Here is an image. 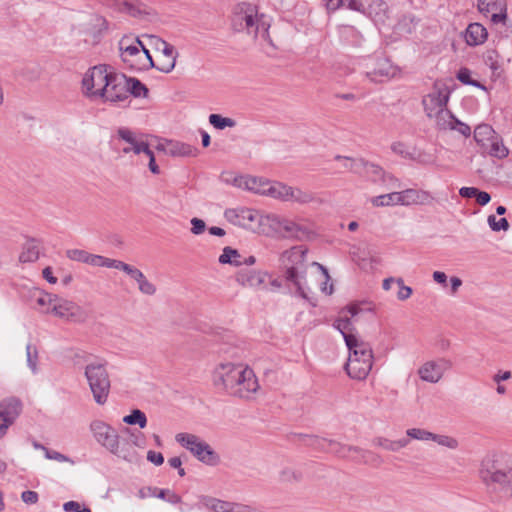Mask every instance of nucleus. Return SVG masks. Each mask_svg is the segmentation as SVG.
<instances>
[{"mask_svg": "<svg viewBox=\"0 0 512 512\" xmlns=\"http://www.w3.org/2000/svg\"><path fill=\"white\" fill-rule=\"evenodd\" d=\"M339 37L343 43L351 46H360L363 40L361 33L350 25H343L339 28Z\"/></svg>", "mask_w": 512, "mask_h": 512, "instance_id": "obj_30", "label": "nucleus"}, {"mask_svg": "<svg viewBox=\"0 0 512 512\" xmlns=\"http://www.w3.org/2000/svg\"><path fill=\"white\" fill-rule=\"evenodd\" d=\"M209 123L218 130H223L227 127H235L236 121L229 117H223L220 114H210Z\"/></svg>", "mask_w": 512, "mask_h": 512, "instance_id": "obj_46", "label": "nucleus"}, {"mask_svg": "<svg viewBox=\"0 0 512 512\" xmlns=\"http://www.w3.org/2000/svg\"><path fill=\"white\" fill-rule=\"evenodd\" d=\"M336 160L343 162V167L353 173L362 175L366 166V161L362 158H349L336 156Z\"/></svg>", "mask_w": 512, "mask_h": 512, "instance_id": "obj_39", "label": "nucleus"}, {"mask_svg": "<svg viewBox=\"0 0 512 512\" xmlns=\"http://www.w3.org/2000/svg\"><path fill=\"white\" fill-rule=\"evenodd\" d=\"M90 429L96 441L112 454L126 461L133 460V455L130 452L120 448V437L112 426L103 421L95 420L91 423Z\"/></svg>", "mask_w": 512, "mask_h": 512, "instance_id": "obj_6", "label": "nucleus"}, {"mask_svg": "<svg viewBox=\"0 0 512 512\" xmlns=\"http://www.w3.org/2000/svg\"><path fill=\"white\" fill-rule=\"evenodd\" d=\"M103 5L119 13H126L131 17L144 19L154 16L155 11L139 0H98Z\"/></svg>", "mask_w": 512, "mask_h": 512, "instance_id": "obj_13", "label": "nucleus"}, {"mask_svg": "<svg viewBox=\"0 0 512 512\" xmlns=\"http://www.w3.org/2000/svg\"><path fill=\"white\" fill-rule=\"evenodd\" d=\"M106 365L105 360H96L87 363L84 370L93 399L98 405H104L110 393L111 381Z\"/></svg>", "mask_w": 512, "mask_h": 512, "instance_id": "obj_4", "label": "nucleus"}, {"mask_svg": "<svg viewBox=\"0 0 512 512\" xmlns=\"http://www.w3.org/2000/svg\"><path fill=\"white\" fill-rule=\"evenodd\" d=\"M50 314L78 323L84 322L86 319L85 312L80 306L70 300L60 298L58 296L51 308Z\"/></svg>", "mask_w": 512, "mask_h": 512, "instance_id": "obj_14", "label": "nucleus"}, {"mask_svg": "<svg viewBox=\"0 0 512 512\" xmlns=\"http://www.w3.org/2000/svg\"><path fill=\"white\" fill-rule=\"evenodd\" d=\"M116 269L122 270L127 275H129L132 279H134L137 283L145 276L141 270L135 268L127 263L122 261H118Z\"/></svg>", "mask_w": 512, "mask_h": 512, "instance_id": "obj_52", "label": "nucleus"}, {"mask_svg": "<svg viewBox=\"0 0 512 512\" xmlns=\"http://www.w3.org/2000/svg\"><path fill=\"white\" fill-rule=\"evenodd\" d=\"M237 384L229 389L227 394L241 399H249L259 389L258 380L254 371L247 365L243 364L236 376Z\"/></svg>", "mask_w": 512, "mask_h": 512, "instance_id": "obj_11", "label": "nucleus"}, {"mask_svg": "<svg viewBox=\"0 0 512 512\" xmlns=\"http://www.w3.org/2000/svg\"><path fill=\"white\" fill-rule=\"evenodd\" d=\"M90 253L82 249H69L66 251V256L72 261H77L87 264Z\"/></svg>", "mask_w": 512, "mask_h": 512, "instance_id": "obj_57", "label": "nucleus"}, {"mask_svg": "<svg viewBox=\"0 0 512 512\" xmlns=\"http://www.w3.org/2000/svg\"><path fill=\"white\" fill-rule=\"evenodd\" d=\"M315 195L307 190H302L298 187L290 186V191L288 192L287 201L295 202L301 205L309 204L315 201Z\"/></svg>", "mask_w": 512, "mask_h": 512, "instance_id": "obj_36", "label": "nucleus"}, {"mask_svg": "<svg viewBox=\"0 0 512 512\" xmlns=\"http://www.w3.org/2000/svg\"><path fill=\"white\" fill-rule=\"evenodd\" d=\"M167 153L171 156L194 157L197 155V148L179 141H170L168 143Z\"/></svg>", "mask_w": 512, "mask_h": 512, "instance_id": "obj_31", "label": "nucleus"}, {"mask_svg": "<svg viewBox=\"0 0 512 512\" xmlns=\"http://www.w3.org/2000/svg\"><path fill=\"white\" fill-rule=\"evenodd\" d=\"M231 25L236 32L246 31L248 34L256 37L259 31L256 7L245 2L236 5L231 18Z\"/></svg>", "mask_w": 512, "mask_h": 512, "instance_id": "obj_9", "label": "nucleus"}, {"mask_svg": "<svg viewBox=\"0 0 512 512\" xmlns=\"http://www.w3.org/2000/svg\"><path fill=\"white\" fill-rule=\"evenodd\" d=\"M278 228L284 237L300 241L307 240L312 235V230L307 225L291 219L280 220L278 222Z\"/></svg>", "mask_w": 512, "mask_h": 512, "instance_id": "obj_21", "label": "nucleus"}, {"mask_svg": "<svg viewBox=\"0 0 512 512\" xmlns=\"http://www.w3.org/2000/svg\"><path fill=\"white\" fill-rule=\"evenodd\" d=\"M334 327L339 330V332L343 335L344 340L346 341V337L355 336L352 333V323L349 318H340L337 319L334 323Z\"/></svg>", "mask_w": 512, "mask_h": 512, "instance_id": "obj_53", "label": "nucleus"}, {"mask_svg": "<svg viewBox=\"0 0 512 512\" xmlns=\"http://www.w3.org/2000/svg\"><path fill=\"white\" fill-rule=\"evenodd\" d=\"M306 250L301 246L292 247L281 254L280 262L287 282L294 285L299 296L310 300V289L306 286Z\"/></svg>", "mask_w": 512, "mask_h": 512, "instance_id": "obj_2", "label": "nucleus"}, {"mask_svg": "<svg viewBox=\"0 0 512 512\" xmlns=\"http://www.w3.org/2000/svg\"><path fill=\"white\" fill-rule=\"evenodd\" d=\"M149 490L152 492V496L165 500L171 504H179L181 502V497L168 489L149 488Z\"/></svg>", "mask_w": 512, "mask_h": 512, "instance_id": "obj_47", "label": "nucleus"}, {"mask_svg": "<svg viewBox=\"0 0 512 512\" xmlns=\"http://www.w3.org/2000/svg\"><path fill=\"white\" fill-rule=\"evenodd\" d=\"M242 362H220L213 372V383L215 387L224 392H228L237 384L236 376L239 375Z\"/></svg>", "mask_w": 512, "mask_h": 512, "instance_id": "obj_12", "label": "nucleus"}, {"mask_svg": "<svg viewBox=\"0 0 512 512\" xmlns=\"http://www.w3.org/2000/svg\"><path fill=\"white\" fill-rule=\"evenodd\" d=\"M57 295L49 293H41L36 299V303L41 307L42 312L50 313L51 308L56 300Z\"/></svg>", "mask_w": 512, "mask_h": 512, "instance_id": "obj_50", "label": "nucleus"}, {"mask_svg": "<svg viewBox=\"0 0 512 512\" xmlns=\"http://www.w3.org/2000/svg\"><path fill=\"white\" fill-rule=\"evenodd\" d=\"M452 363L444 358L436 361H428L424 363L418 370L421 380L429 383H437L441 380L444 373L449 370Z\"/></svg>", "mask_w": 512, "mask_h": 512, "instance_id": "obj_18", "label": "nucleus"}, {"mask_svg": "<svg viewBox=\"0 0 512 512\" xmlns=\"http://www.w3.org/2000/svg\"><path fill=\"white\" fill-rule=\"evenodd\" d=\"M406 435L412 439L428 441L432 440L433 433L425 429L410 428L406 431Z\"/></svg>", "mask_w": 512, "mask_h": 512, "instance_id": "obj_55", "label": "nucleus"}, {"mask_svg": "<svg viewBox=\"0 0 512 512\" xmlns=\"http://www.w3.org/2000/svg\"><path fill=\"white\" fill-rule=\"evenodd\" d=\"M199 505L212 512H231L233 502L202 495L199 498Z\"/></svg>", "mask_w": 512, "mask_h": 512, "instance_id": "obj_27", "label": "nucleus"}, {"mask_svg": "<svg viewBox=\"0 0 512 512\" xmlns=\"http://www.w3.org/2000/svg\"><path fill=\"white\" fill-rule=\"evenodd\" d=\"M333 440L326 439V438H320L317 436H311L309 444L314 447L315 449H319L322 451L328 452V448H330V442Z\"/></svg>", "mask_w": 512, "mask_h": 512, "instance_id": "obj_61", "label": "nucleus"}, {"mask_svg": "<svg viewBox=\"0 0 512 512\" xmlns=\"http://www.w3.org/2000/svg\"><path fill=\"white\" fill-rule=\"evenodd\" d=\"M362 175L368 177L373 182H378L380 180H384L385 171L379 165L366 161V166Z\"/></svg>", "mask_w": 512, "mask_h": 512, "instance_id": "obj_45", "label": "nucleus"}, {"mask_svg": "<svg viewBox=\"0 0 512 512\" xmlns=\"http://www.w3.org/2000/svg\"><path fill=\"white\" fill-rule=\"evenodd\" d=\"M175 439L182 447L189 450L200 462L209 466L219 464V455L200 437L190 433H178Z\"/></svg>", "mask_w": 512, "mask_h": 512, "instance_id": "obj_7", "label": "nucleus"}, {"mask_svg": "<svg viewBox=\"0 0 512 512\" xmlns=\"http://www.w3.org/2000/svg\"><path fill=\"white\" fill-rule=\"evenodd\" d=\"M231 512H264V511L261 508L254 506V505L233 502Z\"/></svg>", "mask_w": 512, "mask_h": 512, "instance_id": "obj_63", "label": "nucleus"}, {"mask_svg": "<svg viewBox=\"0 0 512 512\" xmlns=\"http://www.w3.org/2000/svg\"><path fill=\"white\" fill-rule=\"evenodd\" d=\"M346 346L349 350L348 361L345 364L347 374L352 379L364 380L373 366L371 346L357 336L346 337Z\"/></svg>", "mask_w": 512, "mask_h": 512, "instance_id": "obj_3", "label": "nucleus"}, {"mask_svg": "<svg viewBox=\"0 0 512 512\" xmlns=\"http://www.w3.org/2000/svg\"><path fill=\"white\" fill-rule=\"evenodd\" d=\"M266 273L244 268L237 272L236 281L244 287H259L265 282Z\"/></svg>", "mask_w": 512, "mask_h": 512, "instance_id": "obj_22", "label": "nucleus"}, {"mask_svg": "<svg viewBox=\"0 0 512 512\" xmlns=\"http://www.w3.org/2000/svg\"><path fill=\"white\" fill-rule=\"evenodd\" d=\"M449 100V94L442 91L437 90L432 93H429L427 96L423 98V106L424 111L429 118L440 117L442 118L445 115H448V110L445 109Z\"/></svg>", "mask_w": 512, "mask_h": 512, "instance_id": "obj_16", "label": "nucleus"}, {"mask_svg": "<svg viewBox=\"0 0 512 512\" xmlns=\"http://www.w3.org/2000/svg\"><path fill=\"white\" fill-rule=\"evenodd\" d=\"M490 156L503 159L508 156L509 150L503 141L496 135L489 143L488 147L483 149Z\"/></svg>", "mask_w": 512, "mask_h": 512, "instance_id": "obj_38", "label": "nucleus"}, {"mask_svg": "<svg viewBox=\"0 0 512 512\" xmlns=\"http://www.w3.org/2000/svg\"><path fill=\"white\" fill-rule=\"evenodd\" d=\"M160 41L163 46L161 51H162L163 57L167 58V63H161L156 68L163 73H170L175 68L178 52L175 50L174 46L171 45L170 43H168L164 40H160Z\"/></svg>", "mask_w": 512, "mask_h": 512, "instance_id": "obj_26", "label": "nucleus"}, {"mask_svg": "<svg viewBox=\"0 0 512 512\" xmlns=\"http://www.w3.org/2000/svg\"><path fill=\"white\" fill-rule=\"evenodd\" d=\"M352 461L372 466H380L383 463V459L380 455L362 448H360V451H356L355 456L352 457Z\"/></svg>", "mask_w": 512, "mask_h": 512, "instance_id": "obj_35", "label": "nucleus"}, {"mask_svg": "<svg viewBox=\"0 0 512 512\" xmlns=\"http://www.w3.org/2000/svg\"><path fill=\"white\" fill-rule=\"evenodd\" d=\"M345 7L352 11H357L366 14L365 6L361 0H337L334 9Z\"/></svg>", "mask_w": 512, "mask_h": 512, "instance_id": "obj_51", "label": "nucleus"}, {"mask_svg": "<svg viewBox=\"0 0 512 512\" xmlns=\"http://www.w3.org/2000/svg\"><path fill=\"white\" fill-rule=\"evenodd\" d=\"M117 135L120 140L126 143V146L122 148L124 154L133 152L136 155L148 152L149 144L144 140L143 135L137 134L136 132L121 127L117 131Z\"/></svg>", "mask_w": 512, "mask_h": 512, "instance_id": "obj_17", "label": "nucleus"}, {"mask_svg": "<svg viewBox=\"0 0 512 512\" xmlns=\"http://www.w3.org/2000/svg\"><path fill=\"white\" fill-rule=\"evenodd\" d=\"M118 261L119 260L90 253L87 264L94 267H107L116 269Z\"/></svg>", "mask_w": 512, "mask_h": 512, "instance_id": "obj_44", "label": "nucleus"}, {"mask_svg": "<svg viewBox=\"0 0 512 512\" xmlns=\"http://www.w3.org/2000/svg\"><path fill=\"white\" fill-rule=\"evenodd\" d=\"M449 129L456 130L465 137H469L471 135L470 126L466 123L461 122L456 117H455L454 121H450Z\"/></svg>", "mask_w": 512, "mask_h": 512, "instance_id": "obj_59", "label": "nucleus"}, {"mask_svg": "<svg viewBox=\"0 0 512 512\" xmlns=\"http://www.w3.org/2000/svg\"><path fill=\"white\" fill-rule=\"evenodd\" d=\"M391 150L406 159H412L413 153L409 151L407 145L403 142H394L391 145Z\"/></svg>", "mask_w": 512, "mask_h": 512, "instance_id": "obj_60", "label": "nucleus"}, {"mask_svg": "<svg viewBox=\"0 0 512 512\" xmlns=\"http://www.w3.org/2000/svg\"><path fill=\"white\" fill-rule=\"evenodd\" d=\"M477 7L481 13H494L507 10L506 0H477Z\"/></svg>", "mask_w": 512, "mask_h": 512, "instance_id": "obj_40", "label": "nucleus"}, {"mask_svg": "<svg viewBox=\"0 0 512 512\" xmlns=\"http://www.w3.org/2000/svg\"><path fill=\"white\" fill-rule=\"evenodd\" d=\"M141 46L134 42V44L125 45V41H120L121 58L123 62L128 64L131 68L139 69L138 58H140Z\"/></svg>", "mask_w": 512, "mask_h": 512, "instance_id": "obj_25", "label": "nucleus"}, {"mask_svg": "<svg viewBox=\"0 0 512 512\" xmlns=\"http://www.w3.org/2000/svg\"><path fill=\"white\" fill-rule=\"evenodd\" d=\"M410 440L408 438H401L399 440H390L384 437H376L373 439L372 443L375 446L381 447L385 450L397 452L400 449L406 447L409 444Z\"/></svg>", "mask_w": 512, "mask_h": 512, "instance_id": "obj_34", "label": "nucleus"}, {"mask_svg": "<svg viewBox=\"0 0 512 512\" xmlns=\"http://www.w3.org/2000/svg\"><path fill=\"white\" fill-rule=\"evenodd\" d=\"M223 181L232 184L235 187L252 191L256 194H265L269 181L254 176H232L231 178L223 177Z\"/></svg>", "mask_w": 512, "mask_h": 512, "instance_id": "obj_20", "label": "nucleus"}, {"mask_svg": "<svg viewBox=\"0 0 512 512\" xmlns=\"http://www.w3.org/2000/svg\"><path fill=\"white\" fill-rule=\"evenodd\" d=\"M138 288L145 295H154L156 293L155 285L148 281L145 276L138 282Z\"/></svg>", "mask_w": 512, "mask_h": 512, "instance_id": "obj_62", "label": "nucleus"}, {"mask_svg": "<svg viewBox=\"0 0 512 512\" xmlns=\"http://www.w3.org/2000/svg\"><path fill=\"white\" fill-rule=\"evenodd\" d=\"M387 4L383 1L375 2L374 4L369 6V15L373 17V20L375 22L378 21H384L386 11H387Z\"/></svg>", "mask_w": 512, "mask_h": 512, "instance_id": "obj_49", "label": "nucleus"}, {"mask_svg": "<svg viewBox=\"0 0 512 512\" xmlns=\"http://www.w3.org/2000/svg\"><path fill=\"white\" fill-rule=\"evenodd\" d=\"M127 99H129L128 77L113 71L107 81V86L102 89L99 100L103 103L118 104Z\"/></svg>", "mask_w": 512, "mask_h": 512, "instance_id": "obj_10", "label": "nucleus"}, {"mask_svg": "<svg viewBox=\"0 0 512 512\" xmlns=\"http://www.w3.org/2000/svg\"><path fill=\"white\" fill-rule=\"evenodd\" d=\"M289 191H290L289 185H286L282 182H269L264 195L271 196L272 198H275V199H278L281 201H287Z\"/></svg>", "mask_w": 512, "mask_h": 512, "instance_id": "obj_37", "label": "nucleus"}, {"mask_svg": "<svg viewBox=\"0 0 512 512\" xmlns=\"http://www.w3.org/2000/svg\"><path fill=\"white\" fill-rule=\"evenodd\" d=\"M356 451H360V447L345 445L335 440L330 442V448H328L329 453L350 460L355 456Z\"/></svg>", "mask_w": 512, "mask_h": 512, "instance_id": "obj_33", "label": "nucleus"}, {"mask_svg": "<svg viewBox=\"0 0 512 512\" xmlns=\"http://www.w3.org/2000/svg\"><path fill=\"white\" fill-rule=\"evenodd\" d=\"M123 422L127 425H138L143 429L147 425V417L143 411L134 409L129 415L123 417Z\"/></svg>", "mask_w": 512, "mask_h": 512, "instance_id": "obj_43", "label": "nucleus"}, {"mask_svg": "<svg viewBox=\"0 0 512 512\" xmlns=\"http://www.w3.org/2000/svg\"><path fill=\"white\" fill-rule=\"evenodd\" d=\"M400 194V205H423L429 202L431 195L429 192L417 189H405L399 192Z\"/></svg>", "mask_w": 512, "mask_h": 512, "instance_id": "obj_23", "label": "nucleus"}, {"mask_svg": "<svg viewBox=\"0 0 512 512\" xmlns=\"http://www.w3.org/2000/svg\"><path fill=\"white\" fill-rule=\"evenodd\" d=\"M113 70L105 64L96 65L90 68L82 78V91L91 100H99L102 89L107 86Z\"/></svg>", "mask_w": 512, "mask_h": 512, "instance_id": "obj_8", "label": "nucleus"}, {"mask_svg": "<svg viewBox=\"0 0 512 512\" xmlns=\"http://www.w3.org/2000/svg\"><path fill=\"white\" fill-rule=\"evenodd\" d=\"M26 354H27V363L29 368L32 370L33 373L37 372V358L38 353L36 347L32 346L31 344H27L26 346Z\"/></svg>", "mask_w": 512, "mask_h": 512, "instance_id": "obj_58", "label": "nucleus"}, {"mask_svg": "<svg viewBox=\"0 0 512 512\" xmlns=\"http://www.w3.org/2000/svg\"><path fill=\"white\" fill-rule=\"evenodd\" d=\"M480 478L494 501L512 496V456L505 453L487 455L481 462Z\"/></svg>", "mask_w": 512, "mask_h": 512, "instance_id": "obj_1", "label": "nucleus"}, {"mask_svg": "<svg viewBox=\"0 0 512 512\" xmlns=\"http://www.w3.org/2000/svg\"><path fill=\"white\" fill-rule=\"evenodd\" d=\"M21 413V403L17 399H8L0 403V439Z\"/></svg>", "mask_w": 512, "mask_h": 512, "instance_id": "obj_19", "label": "nucleus"}, {"mask_svg": "<svg viewBox=\"0 0 512 512\" xmlns=\"http://www.w3.org/2000/svg\"><path fill=\"white\" fill-rule=\"evenodd\" d=\"M487 222L491 230L495 232L501 230L507 231L509 229V223L506 218H500L499 220H497L494 215H489L487 218Z\"/></svg>", "mask_w": 512, "mask_h": 512, "instance_id": "obj_56", "label": "nucleus"}, {"mask_svg": "<svg viewBox=\"0 0 512 512\" xmlns=\"http://www.w3.org/2000/svg\"><path fill=\"white\" fill-rule=\"evenodd\" d=\"M224 216L230 223L246 229L254 230L260 223L259 212L250 208L226 209Z\"/></svg>", "mask_w": 512, "mask_h": 512, "instance_id": "obj_15", "label": "nucleus"}, {"mask_svg": "<svg viewBox=\"0 0 512 512\" xmlns=\"http://www.w3.org/2000/svg\"><path fill=\"white\" fill-rule=\"evenodd\" d=\"M63 509L66 512H91L90 508L82 506L76 501H68L64 503Z\"/></svg>", "mask_w": 512, "mask_h": 512, "instance_id": "obj_64", "label": "nucleus"}, {"mask_svg": "<svg viewBox=\"0 0 512 512\" xmlns=\"http://www.w3.org/2000/svg\"><path fill=\"white\" fill-rule=\"evenodd\" d=\"M128 91L129 96L133 95L134 97H145L148 94L147 87L136 78H128Z\"/></svg>", "mask_w": 512, "mask_h": 512, "instance_id": "obj_48", "label": "nucleus"}, {"mask_svg": "<svg viewBox=\"0 0 512 512\" xmlns=\"http://www.w3.org/2000/svg\"><path fill=\"white\" fill-rule=\"evenodd\" d=\"M432 441L436 442L438 445L447 447L449 449H456L459 445L457 439L447 436V435H439L434 434L432 436Z\"/></svg>", "mask_w": 512, "mask_h": 512, "instance_id": "obj_54", "label": "nucleus"}, {"mask_svg": "<svg viewBox=\"0 0 512 512\" xmlns=\"http://www.w3.org/2000/svg\"><path fill=\"white\" fill-rule=\"evenodd\" d=\"M241 257L242 255L239 254L238 250L227 246L223 249V252L219 257V262L221 264L241 266Z\"/></svg>", "mask_w": 512, "mask_h": 512, "instance_id": "obj_42", "label": "nucleus"}, {"mask_svg": "<svg viewBox=\"0 0 512 512\" xmlns=\"http://www.w3.org/2000/svg\"><path fill=\"white\" fill-rule=\"evenodd\" d=\"M400 197L401 196H400L399 192H391L388 194H383V195L373 197L371 199V203L375 207L400 205Z\"/></svg>", "mask_w": 512, "mask_h": 512, "instance_id": "obj_41", "label": "nucleus"}, {"mask_svg": "<svg viewBox=\"0 0 512 512\" xmlns=\"http://www.w3.org/2000/svg\"><path fill=\"white\" fill-rule=\"evenodd\" d=\"M361 73L373 83H382L394 77L398 69L391 61L381 55H370L359 61Z\"/></svg>", "mask_w": 512, "mask_h": 512, "instance_id": "obj_5", "label": "nucleus"}, {"mask_svg": "<svg viewBox=\"0 0 512 512\" xmlns=\"http://www.w3.org/2000/svg\"><path fill=\"white\" fill-rule=\"evenodd\" d=\"M488 37L487 29L478 22L470 23L464 33V38L469 46H478L483 44Z\"/></svg>", "mask_w": 512, "mask_h": 512, "instance_id": "obj_24", "label": "nucleus"}, {"mask_svg": "<svg viewBox=\"0 0 512 512\" xmlns=\"http://www.w3.org/2000/svg\"><path fill=\"white\" fill-rule=\"evenodd\" d=\"M496 136L495 131L488 124L478 125L474 130V140L483 149L488 147V143Z\"/></svg>", "mask_w": 512, "mask_h": 512, "instance_id": "obj_32", "label": "nucleus"}, {"mask_svg": "<svg viewBox=\"0 0 512 512\" xmlns=\"http://www.w3.org/2000/svg\"><path fill=\"white\" fill-rule=\"evenodd\" d=\"M40 255V242L36 239H28L23 245V250L19 256L22 263L34 262Z\"/></svg>", "mask_w": 512, "mask_h": 512, "instance_id": "obj_29", "label": "nucleus"}, {"mask_svg": "<svg viewBox=\"0 0 512 512\" xmlns=\"http://www.w3.org/2000/svg\"><path fill=\"white\" fill-rule=\"evenodd\" d=\"M218 353L223 357L221 362H241L245 350L238 345L223 343L220 346Z\"/></svg>", "mask_w": 512, "mask_h": 512, "instance_id": "obj_28", "label": "nucleus"}]
</instances>
